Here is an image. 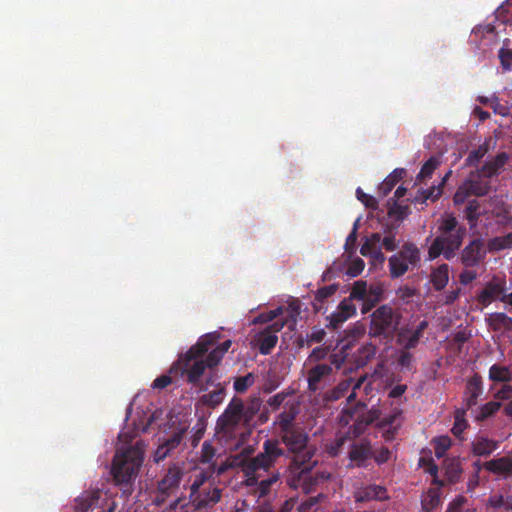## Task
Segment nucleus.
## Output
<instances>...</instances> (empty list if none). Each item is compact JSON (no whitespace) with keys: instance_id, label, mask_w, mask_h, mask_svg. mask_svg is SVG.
Wrapping results in <instances>:
<instances>
[{"instance_id":"obj_42","label":"nucleus","mask_w":512,"mask_h":512,"mask_svg":"<svg viewBox=\"0 0 512 512\" xmlns=\"http://www.w3.org/2000/svg\"><path fill=\"white\" fill-rule=\"evenodd\" d=\"M435 456L437 458H442L446 454L447 450L451 447L452 441L449 436H440L432 441Z\"/></svg>"},{"instance_id":"obj_64","label":"nucleus","mask_w":512,"mask_h":512,"mask_svg":"<svg viewBox=\"0 0 512 512\" xmlns=\"http://www.w3.org/2000/svg\"><path fill=\"white\" fill-rule=\"evenodd\" d=\"M396 294L402 301L409 302V300L417 294V290L415 288L405 285L401 286L397 290Z\"/></svg>"},{"instance_id":"obj_19","label":"nucleus","mask_w":512,"mask_h":512,"mask_svg":"<svg viewBox=\"0 0 512 512\" xmlns=\"http://www.w3.org/2000/svg\"><path fill=\"white\" fill-rule=\"evenodd\" d=\"M222 490L218 487H214L203 494H197L194 497V506L196 509L201 510L208 507H212L221 500Z\"/></svg>"},{"instance_id":"obj_45","label":"nucleus","mask_w":512,"mask_h":512,"mask_svg":"<svg viewBox=\"0 0 512 512\" xmlns=\"http://www.w3.org/2000/svg\"><path fill=\"white\" fill-rule=\"evenodd\" d=\"M441 193H442V190H441L440 186H438V187L433 186L429 189L420 191V195L415 196L413 201L415 203H421V204L425 203L427 200L435 201L440 197Z\"/></svg>"},{"instance_id":"obj_52","label":"nucleus","mask_w":512,"mask_h":512,"mask_svg":"<svg viewBox=\"0 0 512 512\" xmlns=\"http://www.w3.org/2000/svg\"><path fill=\"white\" fill-rule=\"evenodd\" d=\"M215 455L216 449L214 448V446L209 441H204V443L202 444L199 458L200 462L203 464L211 465V463H214L213 458L215 457Z\"/></svg>"},{"instance_id":"obj_20","label":"nucleus","mask_w":512,"mask_h":512,"mask_svg":"<svg viewBox=\"0 0 512 512\" xmlns=\"http://www.w3.org/2000/svg\"><path fill=\"white\" fill-rule=\"evenodd\" d=\"M509 160V154L506 152L498 153L494 158L485 162L481 168L484 178H491L497 175Z\"/></svg>"},{"instance_id":"obj_40","label":"nucleus","mask_w":512,"mask_h":512,"mask_svg":"<svg viewBox=\"0 0 512 512\" xmlns=\"http://www.w3.org/2000/svg\"><path fill=\"white\" fill-rule=\"evenodd\" d=\"M468 423L465 419V411L463 409H457L454 415V425L451 432L457 438H460L464 430L467 428Z\"/></svg>"},{"instance_id":"obj_3","label":"nucleus","mask_w":512,"mask_h":512,"mask_svg":"<svg viewBox=\"0 0 512 512\" xmlns=\"http://www.w3.org/2000/svg\"><path fill=\"white\" fill-rule=\"evenodd\" d=\"M438 230L439 235L429 247V258L435 259L443 254L445 259L450 260L461 247L466 236V228L459 225L455 216L447 214L439 220Z\"/></svg>"},{"instance_id":"obj_33","label":"nucleus","mask_w":512,"mask_h":512,"mask_svg":"<svg viewBox=\"0 0 512 512\" xmlns=\"http://www.w3.org/2000/svg\"><path fill=\"white\" fill-rule=\"evenodd\" d=\"M489 379L494 382H510L512 380V373L509 367L494 364L489 369Z\"/></svg>"},{"instance_id":"obj_22","label":"nucleus","mask_w":512,"mask_h":512,"mask_svg":"<svg viewBox=\"0 0 512 512\" xmlns=\"http://www.w3.org/2000/svg\"><path fill=\"white\" fill-rule=\"evenodd\" d=\"M482 381L478 375L472 376L466 384L465 401L467 408L477 404L478 397L482 394Z\"/></svg>"},{"instance_id":"obj_21","label":"nucleus","mask_w":512,"mask_h":512,"mask_svg":"<svg viewBox=\"0 0 512 512\" xmlns=\"http://www.w3.org/2000/svg\"><path fill=\"white\" fill-rule=\"evenodd\" d=\"M255 344L262 355H268L278 342V336L271 331L262 330L254 337Z\"/></svg>"},{"instance_id":"obj_16","label":"nucleus","mask_w":512,"mask_h":512,"mask_svg":"<svg viewBox=\"0 0 512 512\" xmlns=\"http://www.w3.org/2000/svg\"><path fill=\"white\" fill-rule=\"evenodd\" d=\"M100 497L101 491L99 489L84 491L75 499V511L87 512L89 509L96 507Z\"/></svg>"},{"instance_id":"obj_60","label":"nucleus","mask_w":512,"mask_h":512,"mask_svg":"<svg viewBox=\"0 0 512 512\" xmlns=\"http://www.w3.org/2000/svg\"><path fill=\"white\" fill-rule=\"evenodd\" d=\"M282 312H283V308L281 306L277 307L274 310H270L268 312L259 314L257 316L255 322H258V323L271 322V321L275 320L278 316H280L282 314Z\"/></svg>"},{"instance_id":"obj_25","label":"nucleus","mask_w":512,"mask_h":512,"mask_svg":"<svg viewBox=\"0 0 512 512\" xmlns=\"http://www.w3.org/2000/svg\"><path fill=\"white\" fill-rule=\"evenodd\" d=\"M371 456V446L368 442L354 443L349 451V459L357 466H362Z\"/></svg>"},{"instance_id":"obj_39","label":"nucleus","mask_w":512,"mask_h":512,"mask_svg":"<svg viewBox=\"0 0 512 512\" xmlns=\"http://www.w3.org/2000/svg\"><path fill=\"white\" fill-rule=\"evenodd\" d=\"M440 161L437 157H430L421 167L420 172L417 175V180L423 181L432 176L436 168L439 166Z\"/></svg>"},{"instance_id":"obj_57","label":"nucleus","mask_w":512,"mask_h":512,"mask_svg":"<svg viewBox=\"0 0 512 512\" xmlns=\"http://www.w3.org/2000/svg\"><path fill=\"white\" fill-rule=\"evenodd\" d=\"M326 332L323 328L314 327L311 333L306 335V345L309 347L314 343H320L324 340Z\"/></svg>"},{"instance_id":"obj_61","label":"nucleus","mask_w":512,"mask_h":512,"mask_svg":"<svg viewBox=\"0 0 512 512\" xmlns=\"http://www.w3.org/2000/svg\"><path fill=\"white\" fill-rule=\"evenodd\" d=\"M337 309L341 311V313L345 315L347 318L352 317L356 313V307L352 303V299H350L349 297L342 300L338 305Z\"/></svg>"},{"instance_id":"obj_51","label":"nucleus","mask_w":512,"mask_h":512,"mask_svg":"<svg viewBox=\"0 0 512 512\" xmlns=\"http://www.w3.org/2000/svg\"><path fill=\"white\" fill-rule=\"evenodd\" d=\"M368 290L367 283L363 280H358L354 282L349 298L362 301V299L366 298Z\"/></svg>"},{"instance_id":"obj_31","label":"nucleus","mask_w":512,"mask_h":512,"mask_svg":"<svg viewBox=\"0 0 512 512\" xmlns=\"http://www.w3.org/2000/svg\"><path fill=\"white\" fill-rule=\"evenodd\" d=\"M489 325L493 330L498 331L501 329L512 331V317L507 316L505 313L496 312L489 316Z\"/></svg>"},{"instance_id":"obj_32","label":"nucleus","mask_w":512,"mask_h":512,"mask_svg":"<svg viewBox=\"0 0 512 512\" xmlns=\"http://www.w3.org/2000/svg\"><path fill=\"white\" fill-rule=\"evenodd\" d=\"M395 255L402 258L413 267L420 261L419 249L411 243L404 244L402 249Z\"/></svg>"},{"instance_id":"obj_28","label":"nucleus","mask_w":512,"mask_h":512,"mask_svg":"<svg viewBox=\"0 0 512 512\" xmlns=\"http://www.w3.org/2000/svg\"><path fill=\"white\" fill-rule=\"evenodd\" d=\"M383 296V289L379 286H370L367 291L366 298L362 299V314H366L371 311L377 303H379Z\"/></svg>"},{"instance_id":"obj_10","label":"nucleus","mask_w":512,"mask_h":512,"mask_svg":"<svg viewBox=\"0 0 512 512\" xmlns=\"http://www.w3.org/2000/svg\"><path fill=\"white\" fill-rule=\"evenodd\" d=\"M428 321L422 320L416 326L408 323L402 327H398L396 334V343L399 348L415 349L420 343L424 335V331L428 328Z\"/></svg>"},{"instance_id":"obj_23","label":"nucleus","mask_w":512,"mask_h":512,"mask_svg":"<svg viewBox=\"0 0 512 512\" xmlns=\"http://www.w3.org/2000/svg\"><path fill=\"white\" fill-rule=\"evenodd\" d=\"M498 448V443L484 436H477L472 444V453L475 456H489Z\"/></svg>"},{"instance_id":"obj_56","label":"nucleus","mask_w":512,"mask_h":512,"mask_svg":"<svg viewBox=\"0 0 512 512\" xmlns=\"http://www.w3.org/2000/svg\"><path fill=\"white\" fill-rule=\"evenodd\" d=\"M279 480V472H273L271 476L259 482V492L261 496L269 493L271 486Z\"/></svg>"},{"instance_id":"obj_36","label":"nucleus","mask_w":512,"mask_h":512,"mask_svg":"<svg viewBox=\"0 0 512 512\" xmlns=\"http://www.w3.org/2000/svg\"><path fill=\"white\" fill-rule=\"evenodd\" d=\"M297 412L294 409L283 411L277 417L278 433L298 426L294 423Z\"/></svg>"},{"instance_id":"obj_12","label":"nucleus","mask_w":512,"mask_h":512,"mask_svg":"<svg viewBox=\"0 0 512 512\" xmlns=\"http://www.w3.org/2000/svg\"><path fill=\"white\" fill-rule=\"evenodd\" d=\"M484 242L481 239L472 240L461 252L460 261L466 268L478 266L485 259Z\"/></svg>"},{"instance_id":"obj_24","label":"nucleus","mask_w":512,"mask_h":512,"mask_svg":"<svg viewBox=\"0 0 512 512\" xmlns=\"http://www.w3.org/2000/svg\"><path fill=\"white\" fill-rule=\"evenodd\" d=\"M430 282L436 291H442L449 282L448 264H441L434 268L430 274Z\"/></svg>"},{"instance_id":"obj_62","label":"nucleus","mask_w":512,"mask_h":512,"mask_svg":"<svg viewBox=\"0 0 512 512\" xmlns=\"http://www.w3.org/2000/svg\"><path fill=\"white\" fill-rule=\"evenodd\" d=\"M330 355L331 354L328 353V348L322 346L316 347L311 351L308 360L310 362H320L325 359L328 361V357Z\"/></svg>"},{"instance_id":"obj_7","label":"nucleus","mask_w":512,"mask_h":512,"mask_svg":"<svg viewBox=\"0 0 512 512\" xmlns=\"http://www.w3.org/2000/svg\"><path fill=\"white\" fill-rule=\"evenodd\" d=\"M207 366L204 363V359L192 357L186 358V353L181 355L175 363L170 367L169 374L179 375L180 377H186L187 383L200 387L201 390H206L208 385L213 384V379L210 376L206 380L205 387L200 386L201 378L204 375Z\"/></svg>"},{"instance_id":"obj_5","label":"nucleus","mask_w":512,"mask_h":512,"mask_svg":"<svg viewBox=\"0 0 512 512\" xmlns=\"http://www.w3.org/2000/svg\"><path fill=\"white\" fill-rule=\"evenodd\" d=\"M242 399L233 397L226 406L223 413L216 422V433L226 439H236L243 435L241 427H248L244 424V415L242 413Z\"/></svg>"},{"instance_id":"obj_59","label":"nucleus","mask_w":512,"mask_h":512,"mask_svg":"<svg viewBox=\"0 0 512 512\" xmlns=\"http://www.w3.org/2000/svg\"><path fill=\"white\" fill-rule=\"evenodd\" d=\"M224 355L217 348L212 349L207 355L206 359H204V363L207 368L212 369L221 362Z\"/></svg>"},{"instance_id":"obj_4","label":"nucleus","mask_w":512,"mask_h":512,"mask_svg":"<svg viewBox=\"0 0 512 512\" xmlns=\"http://www.w3.org/2000/svg\"><path fill=\"white\" fill-rule=\"evenodd\" d=\"M368 335L379 340H390L397 331L401 315L388 304L379 306L371 314Z\"/></svg>"},{"instance_id":"obj_34","label":"nucleus","mask_w":512,"mask_h":512,"mask_svg":"<svg viewBox=\"0 0 512 512\" xmlns=\"http://www.w3.org/2000/svg\"><path fill=\"white\" fill-rule=\"evenodd\" d=\"M409 266L411 265L396 255H392L389 258L390 276L392 278L403 276L408 271Z\"/></svg>"},{"instance_id":"obj_1","label":"nucleus","mask_w":512,"mask_h":512,"mask_svg":"<svg viewBox=\"0 0 512 512\" xmlns=\"http://www.w3.org/2000/svg\"><path fill=\"white\" fill-rule=\"evenodd\" d=\"M145 445L137 441L126 450L114 455L111 474L122 497L128 498L134 491V482L144 460Z\"/></svg>"},{"instance_id":"obj_48","label":"nucleus","mask_w":512,"mask_h":512,"mask_svg":"<svg viewBox=\"0 0 512 512\" xmlns=\"http://www.w3.org/2000/svg\"><path fill=\"white\" fill-rule=\"evenodd\" d=\"M365 409L366 405L362 402H358L354 407L343 409L340 415L339 423L341 426H347L351 421H354L355 415L358 409Z\"/></svg>"},{"instance_id":"obj_30","label":"nucleus","mask_w":512,"mask_h":512,"mask_svg":"<svg viewBox=\"0 0 512 512\" xmlns=\"http://www.w3.org/2000/svg\"><path fill=\"white\" fill-rule=\"evenodd\" d=\"M445 476L450 483H457L462 474L461 463L458 458H447L444 461Z\"/></svg>"},{"instance_id":"obj_43","label":"nucleus","mask_w":512,"mask_h":512,"mask_svg":"<svg viewBox=\"0 0 512 512\" xmlns=\"http://www.w3.org/2000/svg\"><path fill=\"white\" fill-rule=\"evenodd\" d=\"M388 205V214L396 217L397 220H403L409 214L408 205L399 204L395 199H390L388 201Z\"/></svg>"},{"instance_id":"obj_14","label":"nucleus","mask_w":512,"mask_h":512,"mask_svg":"<svg viewBox=\"0 0 512 512\" xmlns=\"http://www.w3.org/2000/svg\"><path fill=\"white\" fill-rule=\"evenodd\" d=\"M483 174L480 171L472 172L469 176V178L463 183L465 186V189L468 190L470 195L474 196H484L488 194L490 190V184L489 181L486 179H483Z\"/></svg>"},{"instance_id":"obj_50","label":"nucleus","mask_w":512,"mask_h":512,"mask_svg":"<svg viewBox=\"0 0 512 512\" xmlns=\"http://www.w3.org/2000/svg\"><path fill=\"white\" fill-rule=\"evenodd\" d=\"M498 20L506 23L512 19V0H506L495 11Z\"/></svg>"},{"instance_id":"obj_27","label":"nucleus","mask_w":512,"mask_h":512,"mask_svg":"<svg viewBox=\"0 0 512 512\" xmlns=\"http://www.w3.org/2000/svg\"><path fill=\"white\" fill-rule=\"evenodd\" d=\"M465 217L469 223L470 229H475L478 225V221L482 215L485 214L478 200H469L465 210Z\"/></svg>"},{"instance_id":"obj_63","label":"nucleus","mask_w":512,"mask_h":512,"mask_svg":"<svg viewBox=\"0 0 512 512\" xmlns=\"http://www.w3.org/2000/svg\"><path fill=\"white\" fill-rule=\"evenodd\" d=\"M501 407L499 402L491 401L482 406L480 417L482 419L488 418L495 414Z\"/></svg>"},{"instance_id":"obj_13","label":"nucleus","mask_w":512,"mask_h":512,"mask_svg":"<svg viewBox=\"0 0 512 512\" xmlns=\"http://www.w3.org/2000/svg\"><path fill=\"white\" fill-rule=\"evenodd\" d=\"M506 292V281L503 278L493 277L485 284L484 289L477 296V301L483 306H488L494 300H500Z\"/></svg>"},{"instance_id":"obj_37","label":"nucleus","mask_w":512,"mask_h":512,"mask_svg":"<svg viewBox=\"0 0 512 512\" xmlns=\"http://www.w3.org/2000/svg\"><path fill=\"white\" fill-rule=\"evenodd\" d=\"M491 139L485 140L477 149L472 150L466 158L467 165H477L479 161L488 153Z\"/></svg>"},{"instance_id":"obj_35","label":"nucleus","mask_w":512,"mask_h":512,"mask_svg":"<svg viewBox=\"0 0 512 512\" xmlns=\"http://www.w3.org/2000/svg\"><path fill=\"white\" fill-rule=\"evenodd\" d=\"M396 363L402 370L412 371L414 369V355L411 349L399 348L396 351Z\"/></svg>"},{"instance_id":"obj_58","label":"nucleus","mask_w":512,"mask_h":512,"mask_svg":"<svg viewBox=\"0 0 512 512\" xmlns=\"http://www.w3.org/2000/svg\"><path fill=\"white\" fill-rule=\"evenodd\" d=\"M364 267V261L361 258L357 257L349 264L346 274L350 277H357L362 273Z\"/></svg>"},{"instance_id":"obj_38","label":"nucleus","mask_w":512,"mask_h":512,"mask_svg":"<svg viewBox=\"0 0 512 512\" xmlns=\"http://www.w3.org/2000/svg\"><path fill=\"white\" fill-rule=\"evenodd\" d=\"M213 475V471H210L209 468L207 470H203L200 473L196 474L194 480L190 486V496L194 497L199 493L200 488L207 482Z\"/></svg>"},{"instance_id":"obj_49","label":"nucleus","mask_w":512,"mask_h":512,"mask_svg":"<svg viewBox=\"0 0 512 512\" xmlns=\"http://www.w3.org/2000/svg\"><path fill=\"white\" fill-rule=\"evenodd\" d=\"M440 505V497L436 490H429L422 500V508L426 512H430Z\"/></svg>"},{"instance_id":"obj_9","label":"nucleus","mask_w":512,"mask_h":512,"mask_svg":"<svg viewBox=\"0 0 512 512\" xmlns=\"http://www.w3.org/2000/svg\"><path fill=\"white\" fill-rule=\"evenodd\" d=\"M184 476V468L179 463H171L162 479L158 481L154 503L157 506L164 504L166 499L175 494L180 487Z\"/></svg>"},{"instance_id":"obj_44","label":"nucleus","mask_w":512,"mask_h":512,"mask_svg":"<svg viewBox=\"0 0 512 512\" xmlns=\"http://www.w3.org/2000/svg\"><path fill=\"white\" fill-rule=\"evenodd\" d=\"M352 384V379H346L341 381L333 390L327 393L326 400L327 401H336L344 396L346 391L350 388Z\"/></svg>"},{"instance_id":"obj_53","label":"nucleus","mask_w":512,"mask_h":512,"mask_svg":"<svg viewBox=\"0 0 512 512\" xmlns=\"http://www.w3.org/2000/svg\"><path fill=\"white\" fill-rule=\"evenodd\" d=\"M254 383V376L252 373H248L245 376L236 378L234 381V390L238 393L245 392Z\"/></svg>"},{"instance_id":"obj_54","label":"nucleus","mask_w":512,"mask_h":512,"mask_svg":"<svg viewBox=\"0 0 512 512\" xmlns=\"http://www.w3.org/2000/svg\"><path fill=\"white\" fill-rule=\"evenodd\" d=\"M377 418L378 413L376 410L364 411V409L359 408L355 415V419L361 421L366 427L372 424Z\"/></svg>"},{"instance_id":"obj_46","label":"nucleus","mask_w":512,"mask_h":512,"mask_svg":"<svg viewBox=\"0 0 512 512\" xmlns=\"http://www.w3.org/2000/svg\"><path fill=\"white\" fill-rule=\"evenodd\" d=\"M223 398H224V389L222 387L212 391V392H209L208 394H205L201 397V401L214 408L216 406H218L222 401H223Z\"/></svg>"},{"instance_id":"obj_6","label":"nucleus","mask_w":512,"mask_h":512,"mask_svg":"<svg viewBox=\"0 0 512 512\" xmlns=\"http://www.w3.org/2000/svg\"><path fill=\"white\" fill-rule=\"evenodd\" d=\"M284 453V449L279 446L277 439H266L260 453L253 458L242 461L243 471L247 476L254 475L260 470L269 471Z\"/></svg>"},{"instance_id":"obj_41","label":"nucleus","mask_w":512,"mask_h":512,"mask_svg":"<svg viewBox=\"0 0 512 512\" xmlns=\"http://www.w3.org/2000/svg\"><path fill=\"white\" fill-rule=\"evenodd\" d=\"M510 44L511 41L505 39L503 41V47L498 52L501 65L505 70H509L512 65V47L510 48Z\"/></svg>"},{"instance_id":"obj_47","label":"nucleus","mask_w":512,"mask_h":512,"mask_svg":"<svg viewBox=\"0 0 512 512\" xmlns=\"http://www.w3.org/2000/svg\"><path fill=\"white\" fill-rule=\"evenodd\" d=\"M489 248L490 250L495 251L512 248V233L491 239L489 242Z\"/></svg>"},{"instance_id":"obj_26","label":"nucleus","mask_w":512,"mask_h":512,"mask_svg":"<svg viewBox=\"0 0 512 512\" xmlns=\"http://www.w3.org/2000/svg\"><path fill=\"white\" fill-rule=\"evenodd\" d=\"M262 400L259 396H251L246 402L242 400V413L244 415V424L250 425L254 417L260 411Z\"/></svg>"},{"instance_id":"obj_55","label":"nucleus","mask_w":512,"mask_h":512,"mask_svg":"<svg viewBox=\"0 0 512 512\" xmlns=\"http://www.w3.org/2000/svg\"><path fill=\"white\" fill-rule=\"evenodd\" d=\"M359 219H357L353 225V229L346 238L345 251L349 254H354L356 251L357 242V230H358Z\"/></svg>"},{"instance_id":"obj_18","label":"nucleus","mask_w":512,"mask_h":512,"mask_svg":"<svg viewBox=\"0 0 512 512\" xmlns=\"http://www.w3.org/2000/svg\"><path fill=\"white\" fill-rule=\"evenodd\" d=\"M483 467L493 474L510 476L512 475V457L504 456L492 459L485 462Z\"/></svg>"},{"instance_id":"obj_15","label":"nucleus","mask_w":512,"mask_h":512,"mask_svg":"<svg viewBox=\"0 0 512 512\" xmlns=\"http://www.w3.org/2000/svg\"><path fill=\"white\" fill-rule=\"evenodd\" d=\"M219 340V334L217 333H208L199 338L197 343L190 347V349L186 352V358H200L203 359L205 354L209 351V349L215 345Z\"/></svg>"},{"instance_id":"obj_8","label":"nucleus","mask_w":512,"mask_h":512,"mask_svg":"<svg viewBox=\"0 0 512 512\" xmlns=\"http://www.w3.org/2000/svg\"><path fill=\"white\" fill-rule=\"evenodd\" d=\"M345 359L346 354L341 350L337 353H331L328 362L317 363L311 367L307 372L308 391L316 393L321 390V382L330 377L334 371L341 369Z\"/></svg>"},{"instance_id":"obj_11","label":"nucleus","mask_w":512,"mask_h":512,"mask_svg":"<svg viewBox=\"0 0 512 512\" xmlns=\"http://www.w3.org/2000/svg\"><path fill=\"white\" fill-rule=\"evenodd\" d=\"M186 431V427H179L169 436L159 438V445L153 455L154 462L159 463L170 456L182 443Z\"/></svg>"},{"instance_id":"obj_2","label":"nucleus","mask_w":512,"mask_h":512,"mask_svg":"<svg viewBox=\"0 0 512 512\" xmlns=\"http://www.w3.org/2000/svg\"><path fill=\"white\" fill-rule=\"evenodd\" d=\"M278 434L281 443L294 455L290 463V469L297 473L298 480L306 482L315 465V462H311L314 452L307 447V433L300 426H296Z\"/></svg>"},{"instance_id":"obj_17","label":"nucleus","mask_w":512,"mask_h":512,"mask_svg":"<svg viewBox=\"0 0 512 512\" xmlns=\"http://www.w3.org/2000/svg\"><path fill=\"white\" fill-rule=\"evenodd\" d=\"M355 498L357 502H366L371 500L382 501L388 498V494L385 487L372 484L360 489L355 494Z\"/></svg>"},{"instance_id":"obj_29","label":"nucleus","mask_w":512,"mask_h":512,"mask_svg":"<svg viewBox=\"0 0 512 512\" xmlns=\"http://www.w3.org/2000/svg\"><path fill=\"white\" fill-rule=\"evenodd\" d=\"M406 171L403 168H396L379 186L378 191L382 196H387L395 185L403 178Z\"/></svg>"}]
</instances>
